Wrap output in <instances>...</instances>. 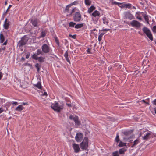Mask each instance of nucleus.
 Segmentation results:
<instances>
[{"label": "nucleus", "mask_w": 156, "mask_h": 156, "mask_svg": "<svg viewBox=\"0 0 156 156\" xmlns=\"http://www.w3.org/2000/svg\"><path fill=\"white\" fill-rule=\"evenodd\" d=\"M51 107L54 111L58 112L63 109V105L62 104L55 101L54 103H52Z\"/></svg>", "instance_id": "1"}, {"label": "nucleus", "mask_w": 156, "mask_h": 156, "mask_svg": "<svg viewBox=\"0 0 156 156\" xmlns=\"http://www.w3.org/2000/svg\"><path fill=\"white\" fill-rule=\"evenodd\" d=\"M88 139L87 138L84 137L83 141L80 144V147L82 149H86L88 146Z\"/></svg>", "instance_id": "2"}, {"label": "nucleus", "mask_w": 156, "mask_h": 156, "mask_svg": "<svg viewBox=\"0 0 156 156\" xmlns=\"http://www.w3.org/2000/svg\"><path fill=\"white\" fill-rule=\"evenodd\" d=\"M31 23L34 27H38L40 25V21L37 19L33 18L31 20Z\"/></svg>", "instance_id": "3"}, {"label": "nucleus", "mask_w": 156, "mask_h": 156, "mask_svg": "<svg viewBox=\"0 0 156 156\" xmlns=\"http://www.w3.org/2000/svg\"><path fill=\"white\" fill-rule=\"evenodd\" d=\"M143 30L144 33L146 34L149 39L151 41H152L153 40V38L152 34L150 30L146 27H144L143 28Z\"/></svg>", "instance_id": "4"}, {"label": "nucleus", "mask_w": 156, "mask_h": 156, "mask_svg": "<svg viewBox=\"0 0 156 156\" xmlns=\"http://www.w3.org/2000/svg\"><path fill=\"white\" fill-rule=\"evenodd\" d=\"M73 19L75 22H79L81 20V15L79 12H76L73 16Z\"/></svg>", "instance_id": "5"}, {"label": "nucleus", "mask_w": 156, "mask_h": 156, "mask_svg": "<svg viewBox=\"0 0 156 156\" xmlns=\"http://www.w3.org/2000/svg\"><path fill=\"white\" fill-rule=\"evenodd\" d=\"M41 49L42 51L45 53H49L50 50L49 46L46 44H44L42 45Z\"/></svg>", "instance_id": "6"}, {"label": "nucleus", "mask_w": 156, "mask_h": 156, "mask_svg": "<svg viewBox=\"0 0 156 156\" xmlns=\"http://www.w3.org/2000/svg\"><path fill=\"white\" fill-rule=\"evenodd\" d=\"M69 119L73 120L75 123L76 126H79L80 124V122L78 120V118L77 116L76 115H70L69 116Z\"/></svg>", "instance_id": "7"}, {"label": "nucleus", "mask_w": 156, "mask_h": 156, "mask_svg": "<svg viewBox=\"0 0 156 156\" xmlns=\"http://www.w3.org/2000/svg\"><path fill=\"white\" fill-rule=\"evenodd\" d=\"M124 17L126 19H128L130 20L134 19V17L133 14H132L130 12L127 11L124 12Z\"/></svg>", "instance_id": "8"}, {"label": "nucleus", "mask_w": 156, "mask_h": 156, "mask_svg": "<svg viewBox=\"0 0 156 156\" xmlns=\"http://www.w3.org/2000/svg\"><path fill=\"white\" fill-rule=\"evenodd\" d=\"M130 23L133 27L139 28L141 26L140 23L138 21L136 20H133L130 22Z\"/></svg>", "instance_id": "9"}, {"label": "nucleus", "mask_w": 156, "mask_h": 156, "mask_svg": "<svg viewBox=\"0 0 156 156\" xmlns=\"http://www.w3.org/2000/svg\"><path fill=\"white\" fill-rule=\"evenodd\" d=\"M75 140L77 142H81L83 138V135L82 133H76L75 136Z\"/></svg>", "instance_id": "10"}, {"label": "nucleus", "mask_w": 156, "mask_h": 156, "mask_svg": "<svg viewBox=\"0 0 156 156\" xmlns=\"http://www.w3.org/2000/svg\"><path fill=\"white\" fill-rule=\"evenodd\" d=\"M152 137L153 135L151 133L147 132L143 136L142 138L143 140H147Z\"/></svg>", "instance_id": "11"}, {"label": "nucleus", "mask_w": 156, "mask_h": 156, "mask_svg": "<svg viewBox=\"0 0 156 156\" xmlns=\"http://www.w3.org/2000/svg\"><path fill=\"white\" fill-rule=\"evenodd\" d=\"M32 57L33 59L36 60H37L41 62H44V58L41 56L38 57L37 55H36V54H34L33 55Z\"/></svg>", "instance_id": "12"}, {"label": "nucleus", "mask_w": 156, "mask_h": 156, "mask_svg": "<svg viewBox=\"0 0 156 156\" xmlns=\"http://www.w3.org/2000/svg\"><path fill=\"white\" fill-rule=\"evenodd\" d=\"M72 147L74 152L77 153L80 151V149L78 144L74 143L72 144Z\"/></svg>", "instance_id": "13"}, {"label": "nucleus", "mask_w": 156, "mask_h": 156, "mask_svg": "<svg viewBox=\"0 0 156 156\" xmlns=\"http://www.w3.org/2000/svg\"><path fill=\"white\" fill-rule=\"evenodd\" d=\"M144 14V12H139L136 13L135 16L137 19L141 20H142L141 16H143Z\"/></svg>", "instance_id": "14"}, {"label": "nucleus", "mask_w": 156, "mask_h": 156, "mask_svg": "<svg viewBox=\"0 0 156 156\" xmlns=\"http://www.w3.org/2000/svg\"><path fill=\"white\" fill-rule=\"evenodd\" d=\"M10 22L9 21H7V19H6L4 22L3 25V27L6 30H8L9 27Z\"/></svg>", "instance_id": "15"}, {"label": "nucleus", "mask_w": 156, "mask_h": 156, "mask_svg": "<svg viewBox=\"0 0 156 156\" xmlns=\"http://www.w3.org/2000/svg\"><path fill=\"white\" fill-rule=\"evenodd\" d=\"M92 15L94 17H96L98 19L100 17V13L98 11L95 10L92 13Z\"/></svg>", "instance_id": "16"}, {"label": "nucleus", "mask_w": 156, "mask_h": 156, "mask_svg": "<svg viewBox=\"0 0 156 156\" xmlns=\"http://www.w3.org/2000/svg\"><path fill=\"white\" fill-rule=\"evenodd\" d=\"M27 42V41L24 39H22V40L19 41L18 44L20 47L26 44Z\"/></svg>", "instance_id": "17"}, {"label": "nucleus", "mask_w": 156, "mask_h": 156, "mask_svg": "<svg viewBox=\"0 0 156 156\" xmlns=\"http://www.w3.org/2000/svg\"><path fill=\"white\" fill-rule=\"evenodd\" d=\"M34 86L35 87L39 89H41L42 86L40 81H38L37 84H34Z\"/></svg>", "instance_id": "18"}, {"label": "nucleus", "mask_w": 156, "mask_h": 156, "mask_svg": "<svg viewBox=\"0 0 156 156\" xmlns=\"http://www.w3.org/2000/svg\"><path fill=\"white\" fill-rule=\"evenodd\" d=\"M64 56L65 57L66 61L69 63H70V61L69 58V54L67 51H66L65 52L64 55Z\"/></svg>", "instance_id": "19"}, {"label": "nucleus", "mask_w": 156, "mask_h": 156, "mask_svg": "<svg viewBox=\"0 0 156 156\" xmlns=\"http://www.w3.org/2000/svg\"><path fill=\"white\" fill-rule=\"evenodd\" d=\"M5 40V38L4 35L2 33V32L0 33V42L1 43L3 42Z\"/></svg>", "instance_id": "20"}, {"label": "nucleus", "mask_w": 156, "mask_h": 156, "mask_svg": "<svg viewBox=\"0 0 156 156\" xmlns=\"http://www.w3.org/2000/svg\"><path fill=\"white\" fill-rule=\"evenodd\" d=\"M143 16L147 23L149 24V18L148 16L144 13Z\"/></svg>", "instance_id": "21"}, {"label": "nucleus", "mask_w": 156, "mask_h": 156, "mask_svg": "<svg viewBox=\"0 0 156 156\" xmlns=\"http://www.w3.org/2000/svg\"><path fill=\"white\" fill-rule=\"evenodd\" d=\"M23 109L22 105H20L15 109V110L17 111H21Z\"/></svg>", "instance_id": "22"}, {"label": "nucleus", "mask_w": 156, "mask_h": 156, "mask_svg": "<svg viewBox=\"0 0 156 156\" xmlns=\"http://www.w3.org/2000/svg\"><path fill=\"white\" fill-rule=\"evenodd\" d=\"M84 26V23H82L80 24H77L74 27L75 28L79 29L80 28L83 27Z\"/></svg>", "instance_id": "23"}, {"label": "nucleus", "mask_w": 156, "mask_h": 156, "mask_svg": "<svg viewBox=\"0 0 156 156\" xmlns=\"http://www.w3.org/2000/svg\"><path fill=\"white\" fill-rule=\"evenodd\" d=\"M126 149L125 148H123L120 149L119 150V153L120 154H124L126 151Z\"/></svg>", "instance_id": "24"}, {"label": "nucleus", "mask_w": 156, "mask_h": 156, "mask_svg": "<svg viewBox=\"0 0 156 156\" xmlns=\"http://www.w3.org/2000/svg\"><path fill=\"white\" fill-rule=\"evenodd\" d=\"M131 5L130 3H128L126 4H124L122 5V7H126V8H128L129 9L131 7Z\"/></svg>", "instance_id": "25"}, {"label": "nucleus", "mask_w": 156, "mask_h": 156, "mask_svg": "<svg viewBox=\"0 0 156 156\" xmlns=\"http://www.w3.org/2000/svg\"><path fill=\"white\" fill-rule=\"evenodd\" d=\"M44 53L43 52L41 51L40 49H37L36 51V55H37V56L38 55H43Z\"/></svg>", "instance_id": "26"}, {"label": "nucleus", "mask_w": 156, "mask_h": 156, "mask_svg": "<svg viewBox=\"0 0 156 156\" xmlns=\"http://www.w3.org/2000/svg\"><path fill=\"white\" fill-rule=\"evenodd\" d=\"M85 4L87 6H89L90 5L91 1L90 0H85Z\"/></svg>", "instance_id": "27"}, {"label": "nucleus", "mask_w": 156, "mask_h": 156, "mask_svg": "<svg viewBox=\"0 0 156 156\" xmlns=\"http://www.w3.org/2000/svg\"><path fill=\"white\" fill-rule=\"evenodd\" d=\"M95 9V7L94 6H91L88 9V12L89 13H91L92 11Z\"/></svg>", "instance_id": "28"}, {"label": "nucleus", "mask_w": 156, "mask_h": 156, "mask_svg": "<svg viewBox=\"0 0 156 156\" xmlns=\"http://www.w3.org/2000/svg\"><path fill=\"white\" fill-rule=\"evenodd\" d=\"M103 23L104 24L107 25H108V20L105 17H104L103 18Z\"/></svg>", "instance_id": "29"}, {"label": "nucleus", "mask_w": 156, "mask_h": 156, "mask_svg": "<svg viewBox=\"0 0 156 156\" xmlns=\"http://www.w3.org/2000/svg\"><path fill=\"white\" fill-rule=\"evenodd\" d=\"M139 140L138 139L136 140L133 142V144L132 146V147H133L137 145L139 143Z\"/></svg>", "instance_id": "30"}, {"label": "nucleus", "mask_w": 156, "mask_h": 156, "mask_svg": "<svg viewBox=\"0 0 156 156\" xmlns=\"http://www.w3.org/2000/svg\"><path fill=\"white\" fill-rule=\"evenodd\" d=\"M119 146L120 147H122L123 146H126V143H123L122 141L120 142Z\"/></svg>", "instance_id": "31"}, {"label": "nucleus", "mask_w": 156, "mask_h": 156, "mask_svg": "<svg viewBox=\"0 0 156 156\" xmlns=\"http://www.w3.org/2000/svg\"><path fill=\"white\" fill-rule=\"evenodd\" d=\"M131 132L129 131H125L123 132V134L126 136H129L131 134Z\"/></svg>", "instance_id": "32"}, {"label": "nucleus", "mask_w": 156, "mask_h": 156, "mask_svg": "<svg viewBox=\"0 0 156 156\" xmlns=\"http://www.w3.org/2000/svg\"><path fill=\"white\" fill-rule=\"evenodd\" d=\"M46 35V32L45 31H42L40 34V37H43Z\"/></svg>", "instance_id": "33"}, {"label": "nucleus", "mask_w": 156, "mask_h": 156, "mask_svg": "<svg viewBox=\"0 0 156 156\" xmlns=\"http://www.w3.org/2000/svg\"><path fill=\"white\" fill-rule=\"evenodd\" d=\"M71 6V5H70H70H68L65 8V12H68L69 11V8Z\"/></svg>", "instance_id": "34"}, {"label": "nucleus", "mask_w": 156, "mask_h": 156, "mask_svg": "<svg viewBox=\"0 0 156 156\" xmlns=\"http://www.w3.org/2000/svg\"><path fill=\"white\" fill-rule=\"evenodd\" d=\"M116 2L114 1V0H109V4L112 5H116Z\"/></svg>", "instance_id": "35"}, {"label": "nucleus", "mask_w": 156, "mask_h": 156, "mask_svg": "<svg viewBox=\"0 0 156 156\" xmlns=\"http://www.w3.org/2000/svg\"><path fill=\"white\" fill-rule=\"evenodd\" d=\"M76 25V23L73 22L69 23V26L70 27H74Z\"/></svg>", "instance_id": "36"}, {"label": "nucleus", "mask_w": 156, "mask_h": 156, "mask_svg": "<svg viewBox=\"0 0 156 156\" xmlns=\"http://www.w3.org/2000/svg\"><path fill=\"white\" fill-rule=\"evenodd\" d=\"M112 154L113 156H119L118 152L117 151L113 152Z\"/></svg>", "instance_id": "37"}, {"label": "nucleus", "mask_w": 156, "mask_h": 156, "mask_svg": "<svg viewBox=\"0 0 156 156\" xmlns=\"http://www.w3.org/2000/svg\"><path fill=\"white\" fill-rule=\"evenodd\" d=\"M55 41L56 44H57L58 45L59 44V40L58 39V38L57 37H55Z\"/></svg>", "instance_id": "38"}, {"label": "nucleus", "mask_w": 156, "mask_h": 156, "mask_svg": "<svg viewBox=\"0 0 156 156\" xmlns=\"http://www.w3.org/2000/svg\"><path fill=\"white\" fill-rule=\"evenodd\" d=\"M115 140L116 142H118L119 140V136L118 134L117 135L115 139Z\"/></svg>", "instance_id": "39"}, {"label": "nucleus", "mask_w": 156, "mask_h": 156, "mask_svg": "<svg viewBox=\"0 0 156 156\" xmlns=\"http://www.w3.org/2000/svg\"><path fill=\"white\" fill-rule=\"evenodd\" d=\"M152 30L154 33H156V26H154L153 27Z\"/></svg>", "instance_id": "40"}, {"label": "nucleus", "mask_w": 156, "mask_h": 156, "mask_svg": "<svg viewBox=\"0 0 156 156\" xmlns=\"http://www.w3.org/2000/svg\"><path fill=\"white\" fill-rule=\"evenodd\" d=\"M78 1H75L74 2H73L70 5H71V6L72 5H75L77 4H78Z\"/></svg>", "instance_id": "41"}, {"label": "nucleus", "mask_w": 156, "mask_h": 156, "mask_svg": "<svg viewBox=\"0 0 156 156\" xmlns=\"http://www.w3.org/2000/svg\"><path fill=\"white\" fill-rule=\"evenodd\" d=\"M69 36L71 37H72L74 39H75L76 37V35H72L71 34H69Z\"/></svg>", "instance_id": "42"}, {"label": "nucleus", "mask_w": 156, "mask_h": 156, "mask_svg": "<svg viewBox=\"0 0 156 156\" xmlns=\"http://www.w3.org/2000/svg\"><path fill=\"white\" fill-rule=\"evenodd\" d=\"M110 30L109 29H102L101 31H109Z\"/></svg>", "instance_id": "43"}, {"label": "nucleus", "mask_w": 156, "mask_h": 156, "mask_svg": "<svg viewBox=\"0 0 156 156\" xmlns=\"http://www.w3.org/2000/svg\"><path fill=\"white\" fill-rule=\"evenodd\" d=\"M105 33H101L98 36L99 37H101V38H102V37H103V35Z\"/></svg>", "instance_id": "44"}, {"label": "nucleus", "mask_w": 156, "mask_h": 156, "mask_svg": "<svg viewBox=\"0 0 156 156\" xmlns=\"http://www.w3.org/2000/svg\"><path fill=\"white\" fill-rule=\"evenodd\" d=\"M30 55V54L29 53L27 54L26 56V58H29V56Z\"/></svg>", "instance_id": "45"}, {"label": "nucleus", "mask_w": 156, "mask_h": 156, "mask_svg": "<svg viewBox=\"0 0 156 156\" xmlns=\"http://www.w3.org/2000/svg\"><path fill=\"white\" fill-rule=\"evenodd\" d=\"M122 4V3L118 2H116V5H118V6H119V7H121V6H120L119 5H121Z\"/></svg>", "instance_id": "46"}, {"label": "nucleus", "mask_w": 156, "mask_h": 156, "mask_svg": "<svg viewBox=\"0 0 156 156\" xmlns=\"http://www.w3.org/2000/svg\"><path fill=\"white\" fill-rule=\"evenodd\" d=\"M4 111V110L2 108H0V114Z\"/></svg>", "instance_id": "47"}, {"label": "nucleus", "mask_w": 156, "mask_h": 156, "mask_svg": "<svg viewBox=\"0 0 156 156\" xmlns=\"http://www.w3.org/2000/svg\"><path fill=\"white\" fill-rule=\"evenodd\" d=\"M74 10H75V9H72L71 10V12H70V13L69 14V15H71V14H72V13L74 12Z\"/></svg>", "instance_id": "48"}, {"label": "nucleus", "mask_w": 156, "mask_h": 156, "mask_svg": "<svg viewBox=\"0 0 156 156\" xmlns=\"http://www.w3.org/2000/svg\"><path fill=\"white\" fill-rule=\"evenodd\" d=\"M3 76V74L2 72H0V80L1 79Z\"/></svg>", "instance_id": "49"}, {"label": "nucleus", "mask_w": 156, "mask_h": 156, "mask_svg": "<svg viewBox=\"0 0 156 156\" xmlns=\"http://www.w3.org/2000/svg\"><path fill=\"white\" fill-rule=\"evenodd\" d=\"M12 6L11 5H9V6L8 7V8H7L6 11V12H8V11L9 9V8L11 7Z\"/></svg>", "instance_id": "50"}, {"label": "nucleus", "mask_w": 156, "mask_h": 156, "mask_svg": "<svg viewBox=\"0 0 156 156\" xmlns=\"http://www.w3.org/2000/svg\"><path fill=\"white\" fill-rule=\"evenodd\" d=\"M42 95L43 96H47V94L46 92H44L42 94Z\"/></svg>", "instance_id": "51"}, {"label": "nucleus", "mask_w": 156, "mask_h": 156, "mask_svg": "<svg viewBox=\"0 0 156 156\" xmlns=\"http://www.w3.org/2000/svg\"><path fill=\"white\" fill-rule=\"evenodd\" d=\"M87 53H88V54L91 53L90 52V49L89 48H88L87 50Z\"/></svg>", "instance_id": "52"}, {"label": "nucleus", "mask_w": 156, "mask_h": 156, "mask_svg": "<svg viewBox=\"0 0 156 156\" xmlns=\"http://www.w3.org/2000/svg\"><path fill=\"white\" fill-rule=\"evenodd\" d=\"M12 104L17 105L18 104V103L17 102L12 101Z\"/></svg>", "instance_id": "53"}, {"label": "nucleus", "mask_w": 156, "mask_h": 156, "mask_svg": "<svg viewBox=\"0 0 156 156\" xmlns=\"http://www.w3.org/2000/svg\"><path fill=\"white\" fill-rule=\"evenodd\" d=\"M5 50V47H3L2 48H0V52L2 51V50Z\"/></svg>", "instance_id": "54"}, {"label": "nucleus", "mask_w": 156, "mask_h": 156, "mask_svg": "<svg viewBox=\"0 0 156 156\" xmlns=\"http://www.w3.org/2000/svg\"><path fill=\"white\" fill-rule=\"evenodd\" d=\"M96 30V29L95 28H94L92 30H90V31L91 33H93L94 31H95Z\"/></svg>", "instance_id": "55"}, {"label": "nucleus", "mask_w": 156, "mask_h": 156, "mask_svg": "<svg viewBox=\"0 0 156 156\" xmlns=\"http://www.w3.org/2000/svg\"><path fill=\"white\" fill-rule=\"evenodd\" d=\"M35 66L37 68V69H39V64H36L35 65Z\"/></svg>", "instance_id": "56"}, {"label": "nucleus", "mask_w": 156, "mask_h": 156, "mask_svg": "<svg viewBox=\"0 0 156 156\" xmlns=\"http://www.w3.org/2000/svg\"><path fill=\"white\" fill-rule=\"evenodd\" d=\"M153 103L154 105H156V99L153 101Z\"/></svg>", "instance_id": "57"}, {"label": "nucleus", "mask_w": 156, "mask_h": 156, "mask_svg": "<svg viewBox=\"0 0 156 156\" xmlns=\"http://www.w3.org/2000/svg\"><path fill=\"white\" fill-rule=\"evenodd\" d=\"M66 105L69 107H71V105L70 103H66Z\"/></svg>", "instance_id": "58"}, {"label": "nucleus", "mask_w": 156, "mask_h": 156, "mask_svg": "<svg viewBox=\"0 0 156 156\" xmlns=\"http://www.w3.org/2000/svg\"><path fill=\"white\" fill-rule=\"evenodd\" d=\"M7 43V40H6L5 42L3 44V45H6Z\"/></svg>", "instance_id": "59"}, {"label": "nucleus", "mask_w": 156, "mask_h": 156, "mask_svg": "<svg viewBox=\"0 0 156 156\" xmlns=\"http://www.w3.org/2000/svg\"><path fill=\"white\" fill-rule=\"evenodd\" d=\"M102 38H101V37H98V40L99 41H100L101 40Z\"/></svg>", "instance_id": "60"}, {"label": "nucleus", "mask_w": 156, "mask_h": 156, "mask_svg": "<svg viewBox=\"0 0 156 156\" xmlns=\"http://www.w3.org/2000/svg\"><path fill=\"white\" fill-rule=\"evenodd\" d=\"M141 101H142L144 103H146V104H148V103H147L145 101V100H142Z\"/></svg>", "instance_id": "61"}, {"label": "nucleus", "mask_w": 156, "mask_h": 156, "mask_svg": "<svg viewBox=\"0 0 156 156\" xmlns=\"http://www.w3.org/2000/svg\"><path fill=\"white\" fill-rule=\"evenodd\" d=\"M21 59L23 60H24L25 59L23 57H22L21 58Z\"/></svg>", "instance_id": "62"}, {"label": "nucleus", "mask_w": 156, "mask_h": 156, "mask_svg": "<svg viewBox=\"0 0 156 156\" xmlns=\"http://www.w3.org/2000/svg\"><path fill=\"white\" fill-rule=\"evenodd\" d=\"M124 139L125 141H127V138L126 137H124Z\"/></svg>", "instance_id": "63"}, {"label": "nucleus", "mask_w": 156, "mask_h": 156, "mask_svg": "<svg viewBox=\"0 0 156 156\" xmlns=\"http://www.w3.org/2000/svg\"><path fill=\"white\" fill-rule=\"evenodd\" d=\"M23 104L24 105H26L27 104V103H23Z\"/></svg>", "instance_id": "64"}]
</instances>
